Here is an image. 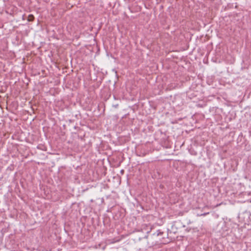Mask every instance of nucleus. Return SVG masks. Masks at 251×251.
Segmentation results:
<instances>
[{"label": "nucleus", "instance_id": "f257e3e1", "mask_svg": "<svg viewBox=\"0 0 251 251\" xmlns=\"http://www.w3.org/2000/svg\"><path fill=\"white\" fill-rule=\"evenodd\" d=\"M175 228L176 229V223L174 224H173V226H172V230H168V232H170V233L172 232H174V233H176V231L175 229Z\"/></svg>", "mask_w": 251, "mask_h": 251}, {"label": "nucleus", "instance_id": "f03ea898", "mask_svg": "<svg viewBox=\"0 0 251 251\" xmlns=\"http://www.w3.org/2000/svg\"><path fill=\"white\" fill-rule=\"evenodd\" d=\"M34 20V17L33 15L30 14L28 15L27 20L29 22L33 21Z\"/></svg>", "mask_w": 251, "mask_h": 251}, {"label": "nucleus", "instance_id": "7ed1b4c3", "mask_svg": "<svg viewBox=\"0 0 251 251\" xmlns=\"http://www.w3.org/2000/svg\"><path fill=\"white\" fill-rule=\"evenodd\" d=\"M163 234V232L161 231L160 230H158L156 232L153 233L154 235L156 234L157 236L162 235Z\"/></svg>", "mask_w": 251, "mask_h": 251}, {"label": "nucleus", "instance_id": "20e7f679", "mask_svg": "<svg viewBox=\"0 0 251 251\" xmlns=\"http://www.w3.org/2000/svg\"><path fill=\"white\" fill-rule=\"evenodd\" d=\"M208 213H209L208 212H207V213H204L203 214H201V216H205L206 215L208 214Z\"/></svg>", "mask_w": 251, "mask_h": 251}, {"label": "nucleus", "instance_id": "39448f33", "mask_svg": "<svg viewBox=\"0 0 251 251\" xmlns=\"http://www.w3.org/2000/svg\"><path fill=\"white\" fill-rule=\"evenodd\" d=\"M149 226H150V230L148 231H147V233H149V232H151V225H149Z\"/></svg>", "mask_w": 251, "mask_h": 251}, {"label": "nucleus", "instance_id": "423d86ee", "mask_svg": "<svg viewBox=\"0 0 251 251\" xmlns=\"http://www.w3.org/2000/svg\"><path fill=\"white\" fill-rule=\"evenodd\" d=\"M142 226L143 227H144V226H147V225L146 224H144V225H142Z\"/></svg>", "mask_w": 251, "mask_h": 251}]
</instances>
